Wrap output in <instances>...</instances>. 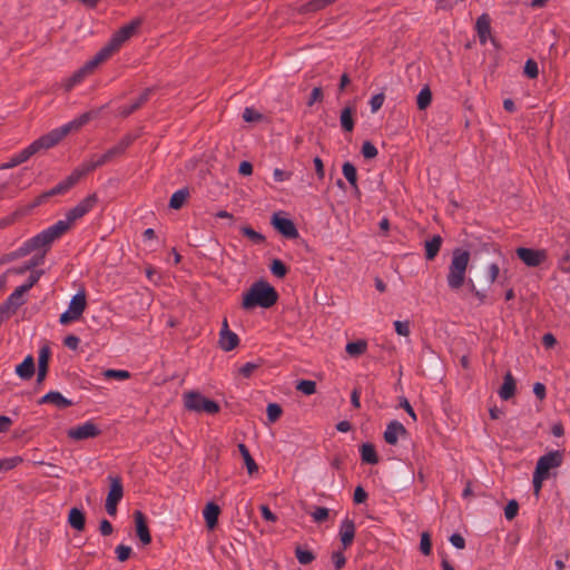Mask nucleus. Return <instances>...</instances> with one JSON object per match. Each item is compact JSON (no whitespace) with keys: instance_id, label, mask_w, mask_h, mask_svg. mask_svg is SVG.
<instances>
[{"instance_id":"1","label":"nucleus","mask_w":570,"mask_h":570,"mask_svg":"<svg viewBox=\"0 0 570 570\" xmlns=\"http://www.w3.org/2000/svg\"><path fill=\"white\" fill-rule=\"evenodd\" d=\"M278 299L277 291L266 281H258L252 284L249 289L243 295L242 307L250 311L255 307L269 308Z\"/></svg>"},{"instance_id":"2","label":"nucleus","mask_w":570,"mask_h":570,"mask_svg":"<svg viewBox=\"0 0 570 570\" xmlns=\"http://www.w3.org/2000/svg\"><path fill=\"white\" fill-rule=\"evenodd\" d=\"M98 203V197L96 194H90L82 200H80L75 207L70 208L65 219H60L53 225L50 226L51 232L56 235L57 238L62 236L76 222L77 219L82 218L86 214L94 209V207Z\"/></svg>"},{"instance_id":"3","label":"nucleus","mask_w":570,"mask_h":570,"mask_svg":"<svg viewBox=\"0 0 570 570\" xmlns=\"http://www.w3.org/2000/svg\"><path fill=\"white\" fill-rule=\"evenodd\" d=\"M469 261L470 253L468 250L454 249L446 277L450 288L459 289L464 284Z\"/></svg>"},{"instance_id":"4","label":"nucleus","mask_w":570,"mask_h":570,"mask_svg":"<svg viewBox=\"0 0 570 570\" xmlns=\"http://www.w3.org/2000/svg\"><path fill=\"white\" fill-rule=\"evenodd\" d=\"M135 137L131 135H126L122 137L115 146L106 150V153L101 155H92L89 159L82 163V166L89 174L96 168L111 161L112 159L120 157L125 154L126 149L134 142Z\"/></svg>"},{"instance_id":"5","label":"nucleus","mask_w":570,"mask_h":570,"mask_svg":"<svg viewBox=\"0 0 570 570\" xmlns=\"http://www.w3.org/2000/svg\"><path fill=\"white\" fill-rule=\"evenodd\" d=\"M58 239L56 235L51 232L50 227L40 232L32 238L28 239L21 247H19L16 252H13L7 259L2 258L1 263H4L9 259L18 258L30 254L33 250L41 249L48 247L52 242Z\"/></svg>"},{"instance_id":"6","label":"nucleus","mask_w":570,"mask_h":570,"mask_svg":"<svg viewBox=\"0 0 570 570\" xmlns=\"http://www.w3.org/2000/svg\"><path fill=\"white\" fill-rule=\"evenodd\" d=\"M185 409L195 413L216 414L220 406L217 402L205 397L196 391H189L184 394Z\"/></svg>"},{"instance_id":"7","label":"nucleus","mask_w":570,"mask_h":570,"mask_svg":"<svg viewBox=\"0 0 570 570\" xmlns=\"http://www.w3.org/2000/svg\"><path fill=\"white\" fill-rule=\"evenodd\" d=\"M88 173L80 164L77 168L72 170V173L66 177L63 180H61L59 184H57L51 189L47 190L39 197V202H42L43 199H47L52 196L57 195H63L66 194L70 188H72L83 176H86Z\"/></svg>"},{"instance_id":"8","label":"nucleus","mask_w":570,"mask_h":570,"mask_svg":"<svg viewBox=\"0 0 570 570\" xmlns=\"http://www.w3.org/2000/svg\"><path fill=\"white\" fill-rule=\"evenodd\" d=\"M68 135V129L63 126L59 128H55L48 134L41 136L40 138L36 139L33 142H31L29 146L33 150L35 154L40 151L41 149H49L55 147L57 144H59L66 136Z\"/></svg>"},{"instance_id":"9","label":"nucleus","mask_w":570,"mask_h":570,"mask_svg":"<svg viewBox=\"0 0 570 570\" xmlns=\"http://www.w3.org/2000/svg\"><path fill=\"white\" fill-rule=\"evenodd\" d=\"M563 455L560 451H551L539 458L535 472L546 476L550 475V470L561 465Z\"/></svg>"},{"instance_id":"10","label":"nucleus","mask_w":570,"mask_h":570,"mask_svg":"<svg viewBox=\"0 0 570 570\" xmlns=\"http://www.w3.org/2000/svg\"><path fill=\"white\" fill-rule=\"evenodd\" d=\"M101 433L97 424L91 421H87L83 424L73 426L68 430L67 434L71 440L82 441L94 439Z\"/></svg>"},{"instance_id":"11","label":"nucleus","mask_w":570,"mask_h":570,"mask_svg":"<svg viewBox=\"0 0 570 570\" xmlns=\"http://www.w3.org/2000/svg\"><path fill=\"white\" fill-rule=\"evenodd\" d=\"M517 255L529 267H537L547 259L544 249L519 247L517 248Z\"/></svg>"},{"instance_id":"12","label":"nucleus","mask_w":570,"mask_h":570,"mask_svg":"<svg viewBox=\"0 0 570 570\" xmlns=\"http://www.w3.org/2000/svg\"><path fill=\"white\" fill-rule=\"evenodd\" d=\"M24 294L19 287H17L9 296L8 298L0 304V309L3 312L6 317L9 320L19 307H21L24 303Z\"/></svg>"},{"instance_id":"13","label":"nucleus","mask_w":570,"mask_h":570,"mask_svg":"<svg viewBox=\"0 0 570 570\" xmlns=\"http://www.w3.org/2000/svg\"><path fill=\"white\" fill-rule=\"evenodd\" d=\"M271 224L273 227L288 239H295L298 237V230L292 219L281 217L278 214L272 216Z\"/></svg>"},{"instance_id":"14","label":"nucleus","mask_w":570,"mask_h":570,"mask_svg":"<svg viewBox=\"0 0 570 570\" xmlns=\"http://www.w3.org/2000/svg\"><path fill=\"white\" fill-rule=\"evenodd\" d=\"M140 24V19L132 20L131 22L122 26L118 31H116L109 41L112 43L114 47L119 49L135 33V31Z\"/></svg>"},{"instance_id":"15","label":"nucleus","mask_w":570,"mask_h":570,"mask_svg":"<svg viewBox=\"0 0 570 570\" xmlns=\"http://www.w3.org/2000/svg\"><path fill=\"white\" fill-rule=\"evenodd\" d=\"M218 344L219 347L225 352L233 351L239 344L237 334L232 332L228 327L227 318H224L223 321Z\"/></svg>"},{"instance_id":"16","label":"nucleus","mask_w":570,"mask_h":570,"mask_svg":"<svg viewBox=\"0 0 570 570\" xmlns=\"http://www.w3.org/2000/svg\"><path fill=\"white\" fill-rule=\"evenodd\" d=\"M153 92V88H146L138 98H136L131 104L124 105L118 108V115L126 118L140 109L148 100Z\"/></svg>"},{"instance_id":"17","label":"nucleus","mask_w":570,"mask_h":570,"mask_svg":"<svg viewBox=\"0 0 570 570\" xmlns=\"http://www.w3.org/2000/svg\"><path fill=\"white\" fill-rule=\"evenodd\" d=\"M406 434L407 431L404 425L401 422L394 420L387 424L383 438L387 444L395 445L399 439L405 436Z\"/></svg>"},{"instance_id":"18","label":"nucleus","mask_w":570,"mask_h":570,"mask_svg":"<svg viewBox=\"0 0 570 570\" xmlns=\"http://www.w3.org/2000/svg\"><path fill=\"white\" fill-rule=\"evenodd\" d=\"M475 30L481 45H485L489 39L494 43V39L491 37V18L488 13L478 17Z\"/></svg>"},{"instance_id":"19","label":"nucleus","mask_w":570,"mask_h":570,"mask_svg":"<svg viewBox=\"0 0 570 570\" xmlns=\"http://www.w3.org/2000/svg\"><path fill=\"white\" fill-rule=\"evenodd\" d=\"M135 524H136V533L139 540L144 546L149 544L151 542V535L146 522V518L144 513L139 510L134 513Z\"/></svg>"},{"instance_id":"20","label":"nucleus","mask_w":570,"mask_h":570,"mask_svg":"<svg viewBox=\"0 0 570 570\" xmlns=\"http://www.w3.org/2000/svg\"><path fill=\"white\" fill-rule=\"evenodd\" d=\"M355 532H356V528H355L354 521L348 518L344 519L340 527V539H341L343 549L348 548L353 543Z\"/></svg>"},{"instance_id":"21","label":"nucleus","mask_w":570,"mask_h":570,"mask_svg":"<svg viewBox=\"0 0 570 570\" xmlns=\"http://www.w3.org/2000/svg\"><path fill=\"white\" fill-rule=\"evenodd\" d=\"M117 50L118 48L114 47L109 41L90 60L87 61V68H92L95 70L101 62L109 59Z\"/></svg>"},{"instance_id":"22","label":"nucleus","mask_w":570,"mask_h":570,"mask_svg":"<svg viewBox=\"0 0 570 570\" xmlns=\"http://www.w3.org/2000/svg\"><path fill=\"white\" fill-rule=\"evenodd\" d=\"M47 403L53 404L59 409H66L72 404L70 400L66 399L60 392L57 391H51L39 400V404Z\"/></svg>"},{"instance_id":"23","label":"nucleus","mask_w":570,"mask_h":570,"mask_svg":"<svg viewBox=\"0 0 570 570\" xmlns=\"http://www.w3.org/2000/svg\"><path fill=\"white\" fill-rule=\"evenodd\" d=\"M108 480L110 481V489H109L106 501L119 503L124 497V488H122L121 479H120V476L110 475L108 478Z\"/></svg>"},{"instance_id":"24","label":"nucleus","mask_w":570,"mask_h":570,"mask_svg":"<svg viewBox=\"0 0 570 570\" xmlns=\"http://www.w3.org/2000/svg\"><path fill=\"white\" fill-rule=\"evenodd\" d=\"M86 306H87L86 291L80 289L76 295L72 296V298L69 303L68 311H70V313H73L76 316H78L80 318L82 313L86 309Z\"/></svg>"},{"instance_id":"25","label":"nucleus","mask_w":570,"mask_h":570,"mask_svg":"<svg viewBox=\"0 0 570 570\" xmlns=\"http://www.w3.org/2000/svg\"><path fill=\"white\" fill-rule=\"evenodd\" d=\"M220 508L214 502H208L203 511L204 519L208 529H214L218 521Z\"/></svg>"},{"instance_id":"26","label":"nucleus","mask_w":570,"mask_h":570,"mask_svg":"<svg viewBox=\"0 0 570 570\" xmlns=\"http://www.w3.org/2000/svg\"><path fill=\"white\" fill-rule=\"evenodd\" d=\"M17 375L22 380H30L35 374V360L32 355H28L22 363L16 367Z\"/></svg>"},{"instance_id":"27","label":"nucleus","mask_w":570,"mask_h":570,"mask_svg":"<svg viewBox=\"0 0 570 570\" xmlns=\"http://www.w3.org/2000/svg\"><path fill=\"white\" fill-rule=\"evenodd\" d=\"M35 153L33 150L31 149L30 146L23 148L22 150H20L18 154L13 155L10 160L3 165H1V169H9V168H13L24 161H27L31 156H33Z\"/></svg>"},{"instance_id":"28","label":"nucleus","mask_w":570,"mask_h":570,"mask_svg":"<svg viewBox=\"0 0 570 570\" xmlns=\"http://www.w3.org/2000/svg\"><path fill=\"white\" fill-rule=\"evenodd\" d=\"M515 393V381L510 372L504 375L503 384L499 390V395L502 400L511 399Z\"/></svg>"},{"instance_id":"29","label":"nucleus","mask_w":570,"mask_h":570,"mask_svg":"<svg viewBox=\"0 0 570 570\" xmlns=\"http://www.w3.org/2000/svg\"><path fill=\"white\" fill-rule=\"evenodd\" d=\"M342 171H343V175L346 178V180L351 184L354 193L356 195H360L361 193H360V188L357 186V171H356L355 166L350 161H345L343 164Z\"/></svg>"},{"instance_id":"30","label":"nucleus","mask_w":570,"mask_h":570,"mask_svg":"<svg viewBox=\"0 0 570 570\" xmlns=\"http://www.w3.org/2000/svg\"><path fill=\"white\" fill-rule=\"evenodd\" d=\"M68 522L73 529L82 531L86 523L85 513L78 508H72L69 511Z\"/></svg>"},{"instance_id":"31","label":"nucleus","mask_w":570,"mask_h":570,"mask_svg":"<svg viewBox=\"0 0 570 570\" xmlns=\"http://www.w3.org/2000/svg\"><path fill=\"white\" fill-rule=\"evenodd\" d=\"M442 238L440 235H434L431 239L425 242V257L428 261L435 258L440 252Z\"/></svg>"},{"instance_id":"32","label":"nucleus","mask_w":570,"mask_h":570,"mask_svg":"<svg viewBox=\"0 0 570 570\" xmlns=\"http://www.w3.org/2000/svg\"><path fill=\"white\" fill-rule=\"evenodd\" d=\"M345 351L350 356L358 357L367 351V342L365 340L348 342L345 346Z\"/></svg>"},{"instance_id":"33","label":"nucleus","mask_w":570,"mask_h":570,"mask_svg":"<svg viewBox=\"0 0 570 570\" xmlns=\"http://www.w3.org/2000/svg\"><path fill=\"white\" fill-rule=\"evenodd\" d=\"M238 450L244 459V463L246 465L247 472L249 475L256 473L258 471V465L249 453V450L244 443L238 444Z\"/></svg>"},{"instance_id":"34","label":"nucleus","mask_w":570,"mask_h":570,"mask_svg":"<svg viewBox=\"0 0 570 570\" xmlns=\"http://www.w3.org/2000/svg\"><path fill=\"white\" fill-rule=\"evenodd\" d=\"M353 112H354V109L352 107H345L341 111V116H340L341 127L346 132H351L354 129Z\"/></svg>"},{"instance_id":"35","label":"nucleus","mask_w":570,"mask_h":570,"mask_svg":"<svg viewBox=\"0 0 570 570\" xmlns=\"http://www.w3.org/2000/svg\"><path fill=\"white\" fill-rule=\"evenodd\" d=\"M94 71L92 68H87V62L82 68H80L78 71H76L69 79L66 85V90L69 91L71 88L78 83H80L85 77L90 75Z\"/></svg>"},{"instance_id":"36","label":"nucleus","mask_w":570,"mask_h":570,"mask_svg":"<svg viewBox=\"0 0 570 570\" xmlns=\"http://www.w3.org/2000/svg\"><path fill=\"white\" fill-rule=\"evenodd\" d=\"M189 197V190L181 188L175 191L169 200V207L173 209H180Z\"/></svg>"},{"instance_id":"37","label":"nucleus","mask_w":570,"mask_h":570,"mask_svg":"<svg viewBox=\"0 0 570 570\" xmlns=\"http://www.w3.org/2000/svg\"><path fill=\"white\" fill-rule=\"evenodd\" d=\"M361 458L362 461L368 464L379 463V456L376 454L375 448L371 443H364L361 446Z\"/></svg>"},{"instance_id":"38","label":"nucleus","mask_w":570,"mask_h":570,"mask_svg":"<svg viewBox=\"0 0 570 570\" xmlns=\"http://www.w3.org/2000/svg\"><path fill=\"white\" fill-rule=\"evenodd\" d=\"M432 102V92L428 86L423 87L417 97L416 105L420 110L426 109Z\"/></svg>"},{"instance_id":"39","label":"nucleus","mask_w":570,"mask_h":570,"mask_svg":"<svg viewBox=\"0 0 570 570\" xmlns=\"http://www.w3.org/2000/svg\"><path fill=\"white\" fill-rule=\"evenodd\" d=\"M240 232L245 237H247L252 243H254L256 245L264 244L266 240V238L263 234H261L259 232H256L250 226H243L240 228Z\"/></svg>"},{"instance_id":"40","label":"nucleus","mask_w":570,"mask_h":570,"mask_svg":"<svg viewBox=\"0 0 570 570\" xmlns=\"http://www.w3.org/2000/svg\"><path fill=\"white\" fill-rule=\"evenodd\" d=\"M91 119V115L90 112H85L82 115H80L78 118L62 125L65 128L68 129V134L71 132L72 130H78L79 128H81L83 125H86L89 120Z\"/></svg>"},{"instance_id":"41","label":"nucleus","mask_w":570,"mask_h":570,"mask_svg":"<svg viewBox=\"0 0 570 570\" xmlns=\"http://www.w3.org/2000/svg\"><path fill=\"white\" fill-rule=\"evenodd\" d=\"M295 557L297 558L301 564H309L315 560V556L309 550H304L301 547H296Z\"/></svg>"},{"instance_id":"42","label":"nucleus","mask_w":570,"mask_h":570,"mask_svg":"<svg viewBox=\"0 0 570 570\" xmlns=\"http://www.w3.org/2000/svg\"><path fill=\"white\" fill-rule=\"evenodd\" d=\"M296 390L305 395H312L316 392V383L311 380H302L297 383Z\"/></svg>"},{"instance_id":"43","label":"nucleus","mask_w":570,"mask_h":570,"mask_svg":"<svg viewBox=\"0 0 570 570\" xmlns=\"http://www.w3.org/2000/svg\"><path fill=\"white\" fill-rule=\"evenodd\" d=\"M50 355H51L50 346L48 344L42 345L39 350L38 367L48 368Z\"/></svg>"},{"instance_id":"44","label":"nucleus","mask_w":570,"mask_h":570,"mask_svg":"<svg viewBox=\"0 0 570 570\" xmlns=\"http://www.w3.org/2000/svg\"><path fill=\"white\" fill-rule=\"evenodd\" d=\"M287 267L281 259H274L271 265V272L278 278H283L287 274Z\"/></svg>"},{"instance_id":"45","label":"nucleus","mask_w":570,"mask_h":570,"mask_svg":"<svg viewBox=\"0 0 570 570\" xmlns=\"http://www.w3.org/2000/svg\"><path fill=\"white\" fill-rule=\"evenodd\" d=\"M266 411H267V419L271 423L276 422L283 413L282 407L277 403H269L267 405Z\"/></svg>"},{"instance_id":"46","label":"nucleus","mask_w":570,"mask_h":570,"mask_svg":"<svg viewBox=\"0 0 570 570\" xmlns=\"http://www.w3.org/2000/svg\"><path fill=\"white\" fill-rule=\"evenodd\" d=\"M42 272L40 271H35L32 272L27 282L20 286H18L23 293H27L29 289H31L39 281L40 276H41Z\"/></svg>"},{"instance_id":"47","label":"nucleus","mask_w":570,"mask_h":570,"mask_svg":"<svg viewBox=\"0 0 570 570\" xmlns=\"http://www.w3.org/2000/svg\"><path fill=\"white\" fill-rule=\"evenodd\" d=\"M524 75L530 79H535L539 75L538 63L533 59H528L524 65Z\"/></svg>"},{"instance_id":"48","label":"nucleus","mask_w":570,"mask_h":570,"mask_svg":"<svg viewBox=\"0 0 570 570\" xmlns=\"http://www.w3.org/2000/svg\"><path fill=\"white\" fill-rule=\"evenodd\" d=\"M361 153L364 158L373 159L377 156V148L371 141H364L362 145Z\"/></svg>"},{"instance_id":"49","label":"nucleus","mask_w":570,"mask_h":570,"mask_svg":"<svg viewBox=\"0 0 570 570\" xmlns=\"http://www.w3.org/2000/svg\"><path fill=\"white\" fill-rule=\"evenodd\" d=\"M431 550H432L431 537L428 532H422L421 540H420V551L424 556H429L431 553Z\"/></svg>"},{"instance_id":"50","label":"nucleus","mask_w":570,"mask_h":570,"mask_svg":"<svg viewBox=\"0 0 570 570\" xmlns=\"http://www.w3.org/2000/svg\"><path fill=\"white\" fill-rule=\"evenodd\" d=\"M330 510L325 507H316L311 513L313 520L317 523L324 522L328 518Z\"/></svg>"},{"instance_id":"51","label":"nucleus","mask_w":570,"mask_h":570,"mask_svg":"<svg viewBox=\"0 0 570 570\" xmlns=\"http://www.w3.org/2000/svg\"><path fill=\"white\" fill-rule=\"evenodd\" d=\"M105 377L116 380H127L130 377V373L126 370H107L104 372Z\"/></svg>"},{"instance_id":"52","label":"nucleus","mask_w":570,"mask_h":570,"mask_svg":"<svg viewBox=\"0 0 570 570\" xmlns=\"http://www.w3.org/2000/svg\"><path fill=\"white\" fill-rule=\"evenodd\" d=\"M519 511V504L515 500H511L504 508V517L507 520H513Z\"/></svg>"},{"instance_id":"53","label":"nucleus","mask_w":570,"mask_h":570,"mask_svg":"<svg viewBox=\"0 0 570 570\" xmlns=\"http://www.w3.org/2000/svg\"><path fill=\"white\" fill-rule=\"evenodd\" d=\"M335 1L336 0H311L306 4V10L307 11H318Z\"/></svg>"},{"instance_id":"54","label":"nucleus","mask_w":570,"mask_h":570,"mask_svg":"<svg viewBox=\"0 0 570 570\" xmlns=\"http://www.w3.org/2000/svg\"><path fill=\"white\" fill-rule=\"evenodd\" d=\"M262 118H263L262 114H259L254 108L247 107V108L244 109L243 119L246 122L258 121Z\"/></svg>"},{"instance_id":"55","label":"nucleus","mask_w":570,"mask_h":570,"mask_svg":"<svg viewBox=\"0 0 570 570\" xmlns=\"http://www.w3.org/2000/svg\"><path fill=\"white\" fill-rule=\"evenodd\" d=\"M261 364L262 362H247L242 367H239L238 373L244 377H249L253 374V372L261 366Z\"/></svg>"},{"instance_id":"56","label":"nucleus","mask_w":570,"mask_h":570,"mask_svg":"<svg viewBox=\"0 0 570 570\" xmlns=\"http://www.w3.org/2000/svg\"><path fill=\"white\" fill-rule=\"evenodd\" d=\"M385 100V96L383 92L374 95L370 100L371 111L375 114L381 109Z\"/></svg>"},{"instance_id":"57","label":"nucleus","mask_w":570,"mask_h":570,"mask_svg":"<svg viewBox=\"0 0 570 570\" xmlns=\"http://www.w3.org/2000/svg\"><path fill=\"white\" fill-rule=\"evenodd\" d=\"M115 552L117 554V559L120 562H124L129 559L130 553H131V548L129 546L119 544L116 547Z\"/></svg>"},{"instance_id":"58","label":"nucleus","mask_w":570,"mask_h":570,"mask_svg":"<svg viewBox=\"0 0 570 570\" xmlns=\"http://www.w3.org/2000/svg\"><path fill=\"white\" fill-rule=\"evenodd\" d=\"M331 558L336 570L342 569L346 564V558L342 551H334Z\"/></svg>"},{"instance_id":"59","label":"nucleus","mask_w":570,"mask_h":570,"mask_svg":"<svg viewBox=\"0 0 570 570\" xmlns=\"http://www.w3.org/2000/svg\"><path fill=\"white\" fill-rule=\"evenodd\" d=\"M549 476H546L543 474H539L538 472H533V479H532V483H533V490H534V494L538 497L541 489H542V483L544 480H547Z\"/></svg>"},{"instance_id":"60","label":"nucleus","mask_w":570,"mask_h":570,"mask_svg":"<svg viewBox=\"0 0 570 570\" xmlns=\"http://www.w3.org/2000/svg\"><path fill=\"white\" fill-rule=\"evenodd\" d=\"M324 98V94H323V89L321 87H315L311 95H309V98L307 100V106H313L315 102L317 101H322Z\"/></svg>"},{"instance_id":"61","label":"nucleus","mask_w":570,"mask_h":570,"mask_svg":"<svg viewBox=\"0 0 570 570\" xmlns=\"http://www.w3.org/2000/svg\"><path fill=\"white\" fill-rule=\"evenodd\" d=\"M394 328H395V332L401 336L410 335L409 322L395 321Z\"/></svg>"},{"instance_id":"62","label":"nucleus","mask_w":570,"mask_h":570,"mask_svg":"<svg viewBox=\"0 0 570 570\" xmlns=\"http://www.w3.org/2000/svg\"><path fill=\"white\" fill-rule=\"evenodd\" d=\"M367 499V493L362 487H356L354 490L353 500L356 504L365 502Z\"/></svg>"},{"instance_id":"63","label":"nucleus","mask_w":570,"mask_h":570,"mask_svg":"<svg viewBox=\"0 0 570 570\" xmlns=\"http://www.w3.org/2000/svg\"><path fill=\"white\" fill-rule=\"evenodd\" d=\"M80 343V338L76 335H68L63 340L65 346H67L70 350H77Z\"/></svg>"},{"instance_id":"64","label":"nucleus","mask_w":570,"mask_h":570,"mask_svg":"<svg viewBox=\"0 0 570 570\" xmlns=\"http://www.w3.org/2000/svg\"><path fill=\"white\" fill-rule=\"evenodd\" d=\"M499 274H500V268L497 264H491L489 267H488V277H489V283L490 284H493L498 277H499Z\"/></svg>"}]
</instances>
